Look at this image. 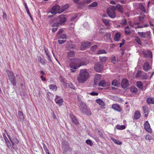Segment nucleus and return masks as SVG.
Listing matches in <instances>:
<instances>
[{
	"mask_svg": "<svg viewBox=\"0 0 154 154\" xmlns=\"http://www.w3.org/2000/svg\"><path fill=\"white\" fill-rule=\"evenodd\" d=\"M121 36V34L120 32H117L114 36V40L115 41H119Z\"/></svg>",
	"mask_w": 154,
	"mask_h": 154,
	"instance_id": "4be33fe9",
	"label": "nucleus"
},
{
	"mask_svg": "<svg viewBox=\"0 0 154 154\" xmlns=\"http://www.w3.org/2000/svg\"><path fill=\"white\" fill-rule=\"evenodd\" d=\"M79 77L78 79L79 82L81 83L84 82L88 78L89 74L85 69H81L80 72Z\"/></svg>",
	"mask_w": 154,
	"mask_h": 154,
	"instance_id": "f257e3e1",
	"label": "nucleus"
},
{
	"mask_svg": "<svg viewBox=\"0 0 154 154\" xmlns=\"http://www.w3.org/2000/svg\"><path fill=\"white\" fill-rule=\"evenodd\" d=\"M137 33L139 35L141 38H146L148 39H150L151 38V33L150 31H147L146 32H138Z\"/></svg>",
	"mask_w": 154,
	"mask_h": 154,
	"instance_id": "20e7f679",
	"label": "nucleus"
},
{
	"mask_svg": "<svg viewBox=\"0 0 154 154\" xmlns=\"http://www.w3.org/2000/svg\"><path fill=\"white\" fill-rule=\"evenodd\" d=\"M69 8V5H65L62 6L61 8L60 11V13H61L65 10H66Z\"/></svg>",
	"mask_w": 154,
	"mask_h": 154,
	"instance_id": "2f4dec72",
	"label": "nucleus"
},
{
	"mask_svg": "<svg viewBox=\"0 0 154 154\" xmlns=\"http://www.w3.org/2000/svg\"><path fill=\"white\" fill-rule=\"evenodd\" d=\"M114 6H112L109 8L107 10V13L109 16L112 18H114L116 17V14L115 11L116 9Z\"/></svg>",
	"mask_w": 154,
	"mask_h": 154,
	"instance_id": "7ed1b4c3",
	"label": "nucleus"
},
{
	"mask_svg": "<svg viewBox=\"0 0 154 154\" xmlns=\"http://www.w3.org/2000/svg\"><path fill=\"white\" fill-rule=\"evenodd\" d=\"M152 136L150 134H148L146 135L145 137L146 139L150 140L152 139Z\"/></svg>",
	"mask_w": 154,
	"mask_h": 154,
	"instance_id": "09e8293b",
	"label": "nucleus"
},
{
	"mask_svg": "<svg viewBox=\"0 0 154 154\" xmlns=\"http://www.w3.org/2000/svg\"><path fill=\"white\" fill-rule=\"evenodd\" d=\"M56 103L59 106H61L62 105L63 102V99L62 98H60L56 101H55Z\"/></svg>",
	"mask_w": 154,
	"mask_h": 154,
	"instance_id": "393cba45",
	"label": "nucleus"
},
{
	"mask_svg": "<svg viewBox=\"0 0 154 154\" xmlns=\"http://www.w3.org/2000/svg\"><path fill=\"white\" fill-rule=\"evenodd\" d=\"M62 148L64 152L67 151L69 149L68 143L66 141H63L62 142Z\"/></svg>",
	"mask_w": 154,
	"mask_h": 154,
	"instance_id": "4468645a",
	"label": "nucleus"
},
{
	"mask_svg": "<svg viewBox=\"0 0 154 154\" xmlns=\"http://www.w3.org/2000/svg\"><path fill=\"white\" fill-rule=\"evenodd\" d=\"M111 139L117 145H120L122 144V142L119 140H117L116 139L113 138H111Z\"/></svg>",
	"mask_w": 154,
	"mask_h": 154,
	"instance_id": "cd10ccee",
	"label": "nucleus"
},
{
	"mask_svg": "<svg viewBox=\"0 0 154 154\" xmlns=\"http://www.w3.org/2000/svg\"><path fill=\"white\" fill-rule=\"evenodd\" d=\"M106 54V51L104 50H99L98 51L97 54Z\"/></svg>",
	"mask_w": 154,
	"mask_h": 154,
	"instance_id": "79ce46f5",
	"label": "nucleus"
},
{
	"mask_svg": "<svg viewBox=\"0 0 154 154\" xmlns=\"http://www.w3.org/2000/svg\"><path fill=\"white\" fill-rule=\"evenodd\" d=\"M60 23L58 22L57 21V22L54 23H53L52 25V27H55L56 28H58L59 25H60Z\"/></svg>",
	"mask_w": 154,
	"mask_h": 154,
	"instance_id": "864d4df0",
	"label": "nucleus"
},
{
	"mask_svg": "<svg viewBox=\"0 0 154 154\" xmlns=\"http://www.w3.org/2000/svg\"><path fill=\"white\" fill-rule=\"evenodd\" d=\"M135 41L139 45H141V42L140 39L139 37L137 36L135 37Z\"/></svg>",
	"mask_w": 154,
	"mask_h": 154,
	"instance_id": "4c0bfd02",
	"label": "nucleus"
},
{
	"mask_svg": "<svg viewBox=\"0 0 154 154\" xmlns=\"http://www.w3.org/2000/svg\"><path fill=\"white\" fill-rule=\"evenodd\" d=\"M142 110L143 112V113L145 114L144 116L145 117L148 116V108L146 106H142Z\"/></svg>",
	"mask_w": 154,
	"mask_h": 154,
	"instance_id": "6ab92c4d",
	"label": "nucleus"
},
{
	"mask_svg": "<svg viewBox=\"0 0 154 154\" xmlns=\"http://www.w3.org/2000/svg\"><path fill=\"white\" fill-rule=\"evenodd\" d=\"M140 114L139 111L137 110L134 112V119H137L140 118Z\"/></svg>",
	"mask_w": 154,
	"mask_h": 154,
	"instance_id": "5701e85b",
	"label": "nucleus"
},
{
	"mask_svg": "<svg viewBox=\"0 0 154 154\" xmlns=\"http://www.w3.org/2000/svg\"><path fill=\"white\" fill-rule=\"evenodd\" d=\"M136 78L142 77L143 79H145L146 75L145 73L141 70H138L135 76Z\"/></svg>",
	"mask_w": 154,
	"mask_h": 154,
	"instance_id": "9b49d317",
	"label": "nucleus"
},
{
	"mask_svg": "<svg viewBox=\"0 0 154 154\" xmlns=\"http://www.w3.org/2000/svg\"><path fill=\"white\" fill-rule=\"evenodd\" d=\"M90 94L92 96H97L98 95V93L94 92L91 93Z\"/></svg>",
	"mask_w": 154,
	"mask_h": 154,
	"instance_id": "338daca9",
	"label": "nucleus"
},
{
	"mask_svg": "<svg viewBox=\"0 0 154 154\" xmlns=\"http://www.w3.org/2000/svg\"><path fill=\"white\" fill-rule=\"evenodd\" d=\"M99 59L101 63H103L106 61L107 59V58L106 57H100Z\"/></svg>",
	"mask_w": 154,
	"mask_h": 154,
	"instance_id": "c9c22d12",
	"label": "nucleus"
},
{
	"mask_svg": "<svg viewBox=\"0 0 154 154\" xmlns=\"http://www.w3.org/2000/svg\"><path fill=\"white\" fill-rule=\"evenodd\" d=\"M18 117L21 119H23L24 118V116L23 112L21 111H18Z\"/></svg>",
	"mask_w": 154,
	"mask_h": 154,
	"instance_id": "f704fd0d",
	"label": "nucleus"
},
{
	"mask_svg": "<svg viewBox=\"0 0 154 154\" xmlns=\"http://www.w3.org/2000/svg\"><path fill=\"white\" fill-rule=\"evenodd\" d=\"M43 148L46 152V153H47V152H49L47 148V147H46V146L45 145L44 143H43Z\"/></svg>",
	"mask_w": 154,
	"mask_h": 154,
	"instance_id": "680f3d73",
	"label": "nucleus"
},
{
	"mask_svg": "<svg viewBox=\"0 0 154 154\" xmlns=\"http://www.w3.org/2000/svg\"><path fill=\"white\" fill-rule=\"evenodd\" d=\"M66 42V40H62L59 38L58 40V43L60 45H61L65 43Z\"/></svg>",
	"mask_w": 154,
	"mask_h": 154,
	"instance_id": "603ef678",
	"label": "nucleus"
},
{
	"mask_svg": "<svg viewBox=\"0 0 154 154\" xmlns=\"http://www.w3.org/2000/svg\"><path fill=\"white\" fill-rule=\"evenodd\" d=\"M50 89L52 90L53 91H56L57 88L56 85L50 84L49 86Z\"/></svg>",
	"mask_w": 154,
	"mask_h": 154,
	"instance_id": "c85d7f7f",
	"label": "nucleus"
},
{
	"mask_svg": "<svg viewBox=\"0 0 154 154\" xmlns=\"http://www.w3.org/2000/svg\"><path fill=\"white\" fill-rule=\"evenodd\" d=\"M117 129L119 130H123L125 129L126 128V126L125 125H117L116 126Z\"/></svg>",
	"mask_w": 154,
	"mask_h": 154,
	"instance_id": "bb28decb",
	"label": "nucleus"
},
{
	"mask_svg": "<svg viewBox=\"0 0 154 154\" xmlns=\"http://www.w3.org/2000/svg\"><path fill=\"white\" fill-rule=\"evenodd\" d=\"M146 102L148 104H154V98L148 97L146 99Z\"/></svg>",
	"mask_w": 154,
	"mask_h": 154,
	"instance_id": "412c9836",
	"label": "nucleus"
},
{
	"mask_svg": "<svg viewBox=\"0 0 154 154\" xmlns=\"http://www.w3.org/2000/svg\"><path fill=\"white\" fill-rule=\"evenodd\" d=\"M84 6V2H81L78 3V8H82Z\"/></svg>",
	"mask_w": 154,
	"mask_h": 154,
	"instance_id": "a18cd8bd",
	"label": "nucleus"
},
{
	"mask_svg": "<svg viewBox=\"0 0 154 154\" xmlns=\"http://www.w3.org/2000/svg\"><path fill=\"white\" fill-rule=\"evenodd\" d=\"M127 23V20L126 19H124L123 20H122L121 21L120 23L122 25H125Z\"/></svg>",
	"mask_w": 154,
	"mask_h": 154,
	"instance_id": "bf43d9fd",
	"label": "nucleus"
},
{
	"mask_svg": "<svg viewBox=\"0 0 154 154\" xmlns=\"http://www.w3.org/2000/svg\"><path fill=\"white\" fill-rule=\"evenodd\" d=\"M115 7L116 9H117L118 11L121 13L123 12V9L122 6L119 4H118Z\"/></svg>",
	"mask_w": 154,
	"mask_h": 154,
	"instance_id": "aec40b11",
	"label": "nucleus"
},
{
	"mask_svg": "<svg viewBox=\"0 0 154 154\" xmlns=\"http://www.w3.org/2000/svg\"><path fill=\"white\" fill-rule=\"evenodd\" d=\"M77 60L76 59H73L71 61V62L69 65L70 68H71V72H74L75 71V69L77 68Z\"/></svg>",
	"mask_w": 154,
	"mask_h": 154,
	"instance_id": "423d86ee",
	"label": "nucleus"
},
{
	"mask_svg": "<svg viewBox=\"0 0 154 154\" xmlns=\"http://www.w3.org/2000/svg\"><path fill=\"white\" fill-rule=\"evenodd\" d=\"M139 8L143 12H146V10L144 6L142 4H140L139 5Z\"/></svg>",
	"mask_w": 154,
	"mask_h": 154,
	"instance_id": "58836bf2",
	"label": "nucleus"
},
{
	"mask_svg": "<svg viewBox=\"0 0 154 154\" xmlns=\"http://www.w3.org/2000/svg\"><path fill=\"white\" fill-rule=\"evenodd\" d=\"M92 45L93 44L92 42H83L82 43V45L81 47V50H84Z\"/></svg>",
	"mask_w": 154,
	"mask_h": 154,
	"instance_id": "6e6552de",
	"label": "nucleus"
},
{
	"mask_svg": "<svg viewBox=\"0 0 154 154\" xmlns=\"http://www.w3.org/2000/svg\"><path fill=\"white\" fill-rule=\"evenodd\" d=\"M129 84L128 80L126 79H123L122 81L121 86L124 89H126L129 86Z\"/></svg>",
	"mask_w": 154,
	"mask_h": 154,
	"instance_id": "f8f14e48",
	"label": "nucleus"
},
{
	"mask_svg": "<svg viewBox=\"0 0 154 154\" xmlns=\"http://www.w3.org/2000/svg\"><path fill=\"white\" fill-rule=\"evenodd\" d=\"M45 51L47 56L50 55V53L48 49L45 48Z\"/></svg>",
	"mask_w": 154,
	"mask_h": 154,
	"instance_id": "e2e57ef3",
	"label": "nucleus"
},
{
	"mask_svg": "<svg viewBox=\"0 0 154 154\" xmlns=\"http://www.w3.org/2000/svg\"><path fill=\"white\" fill-rule=\"evenodd\" d=\"M96 102L100 106L101 108H105V103L101 99H97L96 100Z\"/></svg>",
	"mask_w": 154,
	"mask_h": 154,
	"instance_id": "dca6fc26",
	"label": "nucleus"
},
{
	"mask_svg": "<svg viewBox=\"0 0 154 154\" xmlns=\"http://www.w3.org/2000/svg\"><path fill=\"white\" fill-rule=\"evenodd\" d=\"M8 75V79L11 84L13 86L16 85V79L14 73L11 71H7Z\"/></svg>",
	"mask_w": 154,
	"mask_h": 154,
	"instance_id": "f03ea898",
	"label": "nucleus"
},
{
	"mask_svg": "<svg viewBox=\"0 0 154 154\" xmlns=\"http://www.w3.org/2000/svg\"><path fill=\"white\" fill-rule=\"evenodd\" d=\"M100 78L101 76L100 74H97L95 75L94 79V83L95 85H96V80H99L100 79Z\"/></svg>",
	"mask_w": 154,
	"mask_h": 154,
	"instance_id": "72a5a7b5",
	"label": "nucleus"
},
{
	"mask_svg": "<svg viewBox=\"0 0 154 154\" xmlns=\"http://www.w3.org/2000/svg\"><path fill=\"white\" fill-rule=\"evenodd\" d=\"M112 108L115 111L121 112L122 110V108L118 104H114L112 105Z\"/></svg>",
	"mask_w": 154,
	"mask_h": 154,
	"instance_id": "9d476101",
	"label": "nucleus"
},
{
	"mask_svg": "<svg viewBox=\"0 0 154 154\" xmlns=\"http://www.w3.org/2000/svg\"><path fill=\"white\" fill-rule=\"evenodd\" d=\"M66 35L65 34H63L61 35L60 37L59 38V39H66Z\"/></svg>",
	"mask_w": 154,
	"mask_h": 154,
	"instance_id": "052dcab7",
	"label": "nucleus"
},
{
	"mask_svg": "<svg viewBox=\"0 0 154 154\" xmlns=\"http://www.w3.org/2000/svg\"><path fill=\"white\" fill-rule=\"evenodd\" d=\"M125 34L127 35L130 34L131 33V31L128 26H127L125 28Z\"/></svg>",
	"mask_w": 154,
	"mask_h": 154,
	"instance_id": "7c9ffc66",
	"label": "nucleus"
},
{
	"mask_svg": "<svg viewBox=\"0 0 154 154\" xmlns=\"http://www.w3.org/2000/svg\"><path fill=\"white\" fill-rule=\"evenodd\" d=\"M137 86L140 89H142L143 88V84L140 81H137L136 83Z\"/></svg>",
	"mask_w": 154,
	"mask_h": 154,
	"instance_id": "c756f323",
	"label": "nucleus"
},
{
	"mask_svg": "<svg viewBox=\"0 0 154 154\" xmlns=\"http://www.w3.org/2000/svg\"><path fill=\"white\" fill-rule=\"evenodd\" d=\"M97 5V4L96 2H94L90 4L88 7H96Z\"/></svg>",
	"mask_w": 154,
	"mask_h": 154,
	"instance_id": "c03bdc74",
	"label": "nucleus"
},
{
	"mask_svg": "<svg viewBox=\"0 0 154 154\" xmlns=\"http://www.w3.org/2000/svg\"><path fill=\"white\" fill-rule=\"evenodd\" d=\"M85 142L87 145H89L90 146H92L93 145L92 142L90 140H87Z\"/></svg>",
	"mask_w": 154,
	"mask_h": 154,
	"instance_id": "a19ab883",
	"label": "nucleus"
},
{
	"mask_svg": "<svg viewBox=\"0 0 154 154\" xmlns=\"http://www.w3.org/2000/svg\"><path fill=\"white\" fill-rule=\"evenodd\" d=\"M144 128L145 129L147 132L151 133L152 132L151 129L150 128V126L149 124V123L148 121H146L144 125Z\"/></svg>",
	"mask_w": 154,
	"mask_h": 154,
	"instance_id": "ddd939ff",
	"label": "nucleus"
},
{
	"mask_svg": "<svg viewBox=\"0 0 154 154\" xmlns=\"http://www.w3.org/2000/svg\"><path fill=\"white\" fill-rule=\"evenodd\" d=\"M74 53L72 51H70L68 53V56L69 57H72L74 56Z\"/></svg>",
	"mask_w": 154,
	"mask_h": 154,
	"instance_id": "49530a36",
	"label": "nucleus"
},
{
	"mask_svg": "<svg viewBox=\"0 0 154 154\" xmlns=\"http://www.w3.org/2000/svg\"><path fill=\"white\" fill-rule=\"evenodd\" d=\"M116 57L114 55H113L112 57L111 62H113V63H114V62L116 61Z\"/></svg>",
	"mask_w": 154,
	"mask_h": 154,
	"instance_id": "4d7b16f0",
	"label": "nucleus"
},
{
	"mask_svg": "<svg viewBox=\"0 0 154 154\" xmlns=\"http://www.w3.org/2000/svg\"><path fill=\"white\" fill-rule=\"evenodd\" d=\"M13 140L14 142H15L16 143L18 144L19 143V141L16 138H13Z\"/></svg>",
	"mask_w": 154,
	"mask_h": 154,
	"instance_id": "69168bd1",
	"label": "nucleus"
},
{
	"mask_svg": "<svg viewBox=\"0 0 154 154\" xmlns=\"http://www.w3.org/2000/svg\"><path fill=\"white\" fill-rule=\"evenodd\" d=\"M102 21L106 26H109V21L108 20L103 19L102 20Z\"/></svg>",
	"mask_w": 154,
	"mask_h": 154,
	"instance_id": "e433bc0d",
	"label": "nucleus"
},
{
	"mask_svg": "<svg viewBox=\"0 0 154 154\" xmlns=\"http://www.w3.org/2000/svg\"><path fill=\"white\" fill-rule=\"evenodd\" d=\"M70 117L72 122L75 125H77V119L75 117L74 115L72 114L70 115Z\"/></svg>",
	"mask_w": 154,
	"mask_h": 154,
	"instance_id": "b1692460",
	"label": "nucleus"
},
{
	"mask_svg": "<svg viewBox=\"0 0 154 154\" xmlns=\"http://www.w3.org/2000/svg\"><path fill=\"white\" fill-rule=\"evenodd\" d=\"M38 60H39L40 63L43 65H45V63L46 60L44 58L39 57H38Z\"/></svg>",
	"mask_w": 154,
	"mask_h": 154,
	"instance_id": "473e14b6",
	"label": "nucleus"
},
{
	"mask_svg": "<svg viewBox=\"0 0 154 154\" xmlns=\"http://www.w3.org/2000/svg\"><path fill=\"white\" fill-rule=\"evenodd\" d=\"M152 68L151 66H150L148 62H145L143 66V69L145 71L147 72Z\"/></svg>",
	"mask_w": 154,
	"mask_h": 154,
	"instance_id": "2eb2a0df",
	"label": "nucleus"
},
{
	"mask_svg": "<svg viewBox=\"0 0 154 154\" xmlns=\"http://www.w3.org/2000/svg\"><path fill=\"white\" fill-rule=\"evenodd\" d=\"M145 16V15H144L143 16H139V20L141 23H143L144 22L143 21V19Z\"/></svg>",
	"mask_w": 154,
	"mask_h": 154,
	"instance_id": "de8ad7c7",
	"label": "nucleus"
},
{
	"mask_svg": "<svg viewBox=\"0 0 154 154\" xmlns=\"http://www.w3.org/2000/svg\"><path fill=\"white\" fill-rule=\"evenodd\" d=\"M97 48V45H94L92 46L91 48V50L92 51H94Z\"/></svg>",
	"mask_w": 154,
	"mask_h": 154,
	"instance_id": "8fccbe9b",
	"label": "nucleus"
},
{
	"mask_svg": "<svg viewBox=\"0 0 154 154\" xmlns=\"http://www.w3.org/2000/svg\"><path fill=\"white\" fill-rule=\"evenodd\" d=\"M135 29H137V28H140L143 27V25H138L137 26H133Z\"/></svg>",
	"mask_w": 154,
	"mask_h": 154,
	"instance_id": "0e129e2a",
	"label": "nucleus"
},
{
	"mask_svg": "<svg viewBox=\"0 0 154 154\" xmlns=\"http://www.w3.org/2000/svg\"><path fill=\"white\" fill-rule=\"evenodd\" d=\"M103 68V64L100 62H97L94 66L95 70L97 72H100L102 71Z\"/></svg>",
	"mask_w": 154,
	"mask_h": 154,
	"instance_id": "1a4fd4ad",
	"label": "nucleus"
},
{
	"mask_svg": "<svg viewBox=\"0 0 154 154\" xmlns=\"http://www.w3.org/2000/svg\"><path fill=\"white\" fill-rule=\"evenodd\" d=\"M98 134L99 135L100 137L101 138H103V134L100 131H98Z\"/></svg>",
	"mask_w": 154,
	"mask_h": 154,
	"instance_id": "774afa93",
	"label": "nucleus"
},
{
	"mask_svg": "<svg viewBox=\"0 0 154 154\" xmlns=\"http://www.w3.org/2000/svg\"><path fill=\"white\" fill-rule=\"evenodd\" d=\"M67 19L63 14L60 15L57 19V21L59 23L60 25H63L66 22Z\"/></svg>",
	"mask_w": 154,
	"mask_h": 154,
	"instance_id": "39448f33",
	"label": "nucleus"
},
{
	"mask_svg": "<svg viewBox=\"0 0 154 154\" xmlns=\"http://www.w3.org/2000/svg\"><path fill=\"white\" fill-rule=\"evenodd\" d=\"M60 7L58 5H54L52 8L51 13L53 15H55L57 13H60Z\"/></svg>",
	"mask_w": 154,
	"mask_h": 154,
	"instance_id": "0eeeda50",
	"label": "nucleus"
},
{
	"mask_svg": "<svg viewBox=\"0 0 154 154\" xmlns=\"http://www.w3.org/2000/svg\"><path fill=\"white\" fill-rule=\"evenodd\" d=\"M81 108L82 109V111L83 110L86 109L87 107L85 103H82L81 106Z\"/></svg>",
	"mask_w": 154,
	"mask_h": 154,
	"instance_id": "37998d69",
	"label": "nucleus"
},
{
	"mask_svg": "<svg viewBox=\"0 0 154 154\" xmlns=\"http://www.w3.org/2000/svg\"><path fill=\"white\" fill-rule=\"evenodd\" d=\"M130 91L132 93H136L137 92V89L135 86H131L130 88Z\"/></svg>",
	"mask_w": 154,
	"mask_h": 154,
	"instance_id": "a878e982",
	"label": "nucleus"
},
{
	"mask_svg": "<svg viewBox=\"0 0 154 154\" xmlns=\"http://www.w3.org/2000/svg\"><path fill=\"white\" fill-rule=\"evenodd\" d=\"M148 57L150 59H151L152 57V55L151 51L149 50H147Z\"/></svg>",
	"mask_w": 154,
	"mask_h": 154,
	"instance_id": "ea45409f",
	"label": "nucleus"
},
{
	"mask_svg": "<svg viewBox=\"0 0 154 154\" xmlns=\"http://www.w3.org/2000/svg\"><path fill=\"white\" fill-rule=\"evenodd\" d=\"M88 63V62H82V63H81L80 65H78V68L79 67L81 66H83V65H86V64Z\"/></svg>",
	"mask_w": 154,
	"mask_h": 154,
	"instance_id": "5fc2aeb1",
	"label": "nucleus"
},
{
	"mask_svg": "<svg viewBox=\"0 0 154 154\" xmlns=\"http://www.w3.org/2000/svg\"><path fill=\"white\" fill-rule=\"evenodd\" d=\"M117 82V81L116 80H113L112 82V85L115 86H117L118 84Z\"/></svg>",
	"mask_w": 154,
	"mask_h": 154,
	"instance_id": "3c124183",
	"label": "nucleus"
},
{
	"mask_svg": "<svg viewBox=\"0 0 154 154\" xmlns=\"http://www.w3.org/2000/svg\"><path fill=\"white\" fill-rule=\"evenodd\" d=\"M110 85V82H106L104 80L101 81L99 83V85L102 87H106L109 86Z\"/></svg>",
	"mask_w": 154,
	"mask_h": 154,
	"instance_id": "f3484780",
	"label": "nucleus"
},
{
	"mask_svg": "<svg viewBox=\"0 0 154 154\" xmlns=\"http://www.w3.org/2000/svg\"><path fill=\"white\" fill-rule=\"evenodd\" d=\"M111 36V34L109 33H107L106 34V37L107 39H110Z\"/></svg>",
	"mask_w": 154,
	"mask_h": 154,
	"instance_id": "13d9d810",
	"label": "nucleus"
},
{
	"mask_svg": "<svg viewBox=\"0 0 154 154\" xmlns=\"http://www.w3.org/2000/svg\"><path fill=\"white\" fill-rule=\"evenodd\" d=\"M82 113L88 116H90L91 115V112L90 109L88 108H86L82 111Z\"/></svg>",
	"mask_w": 154,
	"mask_h": 154,
	"instance_id": "a211bd4d",
	"label": "nucleus"
},
{
	"mask_svg": "<svg viewBox=\"0 0 154 154\" xmlns=\"http://www.w3.org/2000/svg\"><path fill=\"white\" fill-rule=\"evenodd\" d=\"M69 86L71 88H72L74 90L75 89V87L72 84V83H69Z\"/></svg>",
	"mask_w": 154,
	"mask_h": 154,
	"instance_id": "6e6d98bb",
	"label": "nucleus"
}]
</instances>
